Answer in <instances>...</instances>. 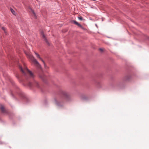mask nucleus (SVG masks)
I'll return each mask as SVG.
<instances>
[{
    "mask_svg": "<svg viewBox=\"0 0 149 149\" xmlns=\"http://www.w3.org/2000/svg\"><path fill=\"white\" fill-rule=\"evenodd\" d=\"M64 98L62 96L54 98L53 102L54 104L58 107L63 108L64 106Z\"/></svg>",
    "mask_w": 149,
    "mask_h": 149,
    "instance_id": "f257e3e1",
    "label": "nucleus"
},
{
    "mask_svg": "<svg viewBox=\"0 0 149 149\" xmlns=\"http://www.w3.org/2000/svg\"><path fill=\"white\" fill-rule=\"evenodd\" d=\"M28 58L33 62L35 65L39 68H41V66L40 64L38 62L37 60L29 53L25 52Z\"/></svg>",
    "mask_w": 149,
    "mask_h": 149,
    "instance_id": "f03ea898",
    "label": "nucleus"
},
{
    "mask_svg": "<svg viewBox=\"0 0 149 149\" xmlns=\"http://www.w3.org/2000/svg\"><path fill=\"white\" fill-rule=\"evenodd\" d=\"M19 67L21 71L24 75H26L27 73L29 75L30 77L31 78L34 77V75L33 73L29 71L26 66H25L24 68H23L21 65H19Z\"/></svg>",
    "mask_w": 149,
    "mask_h": 149,
    "instance_id": "7ed1b4c3",
    "label": "nucleus"
},
{
    "mask_svg": "<svg viewBox=\"0 0 149 149\" xmlns=\"http://www.w3.org/2000/svg\"><path fill=\"white\" fill-rule=\"evenodd\" d=\"M35 53L36 56H37V57L38 58L43 62V63L44 64V67L45 68V69H48L49 68L46 65L44 61L42 60V59L41 57H40L39 54H38L36 52H35Z\"/></svg>",
    "mask_w": 149,
    "mask_h": 149,
    "instance_id": "20e7f679",
    "label": "nucleus"
},
{
    "mask_svg": "<svg viewBox=\"0 0 149 149\" xmlns=\"http://www.w3.org/2000/svg\"><path fill=\"white\" fill-rule=\"evenodd\" d=\"M30 12L31 13V15L32 17H33L35 19H36L37 18V17L36 15V13L34 12L33 10L31 8L30 9Z\"/></svg>",
    "mask_w": 149,
    "mask_h": 149,
    "instance_id": "39448f33",
    "label": "nucleus"
},
{
    "mask_svg": "<svg viewBox=\"0 0 149 149\" xmlns=\"http://www.w3.org/2000/svg\"><path fill=\"white\" fill-rule=\"evenodd\" d=\"M0 108L1 110L3 113H6V110L3 106L1 105Z\"/></svg>",
    "mask_w": 149,
    "mask_h": 149,
    "instance_id": "423d86ee",
    "label": "nucleus"
},
{
    "mask_svg": "<svg viewBox=\"0 0 149 149\" xmlns=\"http://www.w3.org/2000/svg\"><path fill=\"white\" fill-rule=\"evenodd\" d=\"M73 22L74 24L77 25L79 27H80L81 28L83 29H84V28L83 27V26L80 24L78 23V22H77L76 21H73Z\"/></svg>",
    "mask_w": 149,
    "mask_h": 149,
    "instance_id": "0eeeda50",
    "label": "nucleus"
},
{
    "mask_svg": "<svg viewBox=\"0 0 149 149\" xmlns=\"http://www.w3.org/2000/svg\"><path fill=\"white\" fill-rule=\"evenodd\" d=\"M63 94L65 96L67 100H68V99L70 97L69 96L68 94L65 92H64L63 93Z\"/></svg>",
    "mask_w": 149,
    "mask_h": 149,
    "instance_id": "6e6552de",
    "label": "nucleus"
},
{
    "mask_svg": "<svg viewBox=\"0 0 149 149\" xmlns=\"http://www.w3.org/2000/svg\"><path fill=\"white\" fill-rule=\"evenodd\" d=\"M41 35L42 36V38L45 39L46 42L48 43L47 40L46 38H45V36L44 33L43 32H41Z\"/></svg>",
    "mask_w": 149,
    "mask_h": 149,
    "instance_id": "1a4fd4ad",
    "label": "nucleus"
},
{
    "mask_svg": "<svg viewBox=\"0 0 149 149\" xmlns=\"http://www.w3.org/2000/svg\"><path fill=\"white\" fill-rule=\"evenodd\" d=\"M10 10L11 13L14 15H15V13L14 10L12 8H10Z\"/></svg>",
    "mask_w": 149,
    "mask_h": 149,
    "instance_id": "9d476101",
    "label": "nucleus"
},
{
    "mask_svg": "<svg viewBox=\"0 0 149 149\" xmlns=\"http://www.w3.org/2000/svg\"><path fill=\"white\" fill-rule=\"evenodd\" d=\"M2 29L4 31L5 33L6 34L7 32H6V29L5 27H3Z\"/></svg>",
    "mask_w": 149,
    "mask_h": 149,
    "instance_id": "9b49d317",
    "label": "nucleus"
},
{
    "mask_svg": "<svg viewBox=\"0 0 149 149\" xmlns=\"http://www.w3.org/2000/svg\"><path fill=\"white\" fill-rule=\"evenodd\" d=\"M81 99L82 100L86 99V97L85 95H82L81 97Z\"/></svg>",
    "mask_w": 149,
    "mask_h": 149,
    "instance_id": "f8f14e48",
    "label": "nucleus"
},
{
    "mask_svg": "<svg viewBox=\"0 0 149 149\" xmlns=\"http://www.w3.org/2000/svg\"><path fill=\"white\" fill-rule=\"evenodd\" d=\"M78 18L80 20H82L83 19V18L81 17H78Z\"/></svg>",
    "mask_w": 149,
    "mask_h": 149,
    "instance_id": "ddd939ff",
    "label": "nucleus"
},
{
    "mask_svg": "<svg viewBox=\"0 0 149 149\" xmlns=\"http://www.w3.org/2000/svg\"><path fill=\"white\" fill-rule=\"evenodd\" d=\"M43 76H44V74H43ZM40 77L42 79H44V78H43V77L42 76V75H40Z\"/></svg>",
    "mask_w": 149,
    "mask_h": 149,
    "instance_id": "4468645a",
    "label": "nucleus"
},
{
    "mask_svg": "<svg viewBox=\"0 0 149 149\" xmlns=\"http://www.w3.org/2000/svg\"><path fill=\"white\" fill-rule=\"evenodd\" d=\"M100 51L101 52H102L103 51V49H100Z\"/></svg>",
    "mask_w": 149,
    "mask_h": 149,
    "instance_id": "2eb2a0df",
    "label": "nucleus"
},
{
    "mask_svg": "<svg viewBox=\"0 0 149 149\" xmlns=\"http://www.w3.org/2000/svg\"><path fill=\"white\" fill-rule=\"evenodd\" d=\"M31 84L30 83H29V85H30H30H31Z\"/></svg>",
    "mask_w": 149,
    "mask_h": 149,
    "instance_id": "dca6fc26",
    "label": "nucleus"
},
{
    "mask_svg": "<svg viewBox=\"0 0 149 149\" xmlns=\"http://www.w3.org/2000/svg\"><path fill=\"white\" fill-rule=\"evenodd\" d=\"M36 84H37V85L38 84L37 83H36Z\"/></svg>",
    "mask_w": 149,
    "mask_h": 149,
    "instance_id": "f3484780",
    "label": "nucleus"
}]
</instances>
